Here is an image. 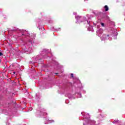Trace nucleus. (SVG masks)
Wrapping results in <instances>:
<instances>
[{
	"label": "nucleus",
	"instance_id": "f03ea898",
	"mask_svg": "<svg viewBox=\"0 0 125 125\" xmlns=\"http://www.w3.org/2000/svg\"><path fill=\"white\" fill-rule=\"evenodd\" d=\"M104 9H105V11H108L109 10V7H108V6L105 5Z\"/></svg>",
	"mask_w": 125,
	"mask_h": 125
},
{
	"label": "nucleus",
	"instance_id": "2eb2a0df",
	"mask_svg": "<svg viewBox=\"0 0 125 125\" xmlns=\"http://www.w3.org/2000/svg\"><path fill=\"white\" fill-rule=\"evenodd\" d=\"M83 125H84V124H83Z\"/></svg>",
	"mask_w": 125,
	"mask_h": 125
},
{
	"label": "nucleus",
	"instance_id": "0eeeda50",
	"mask_svg": "<svg viewBox=\"0 0 125 125\" xmlns=\"http://www.w3.org/2000/svg\"><path fill=\"white\" fill-rule=\"evenodd\" d=\"M100 32H101V33H103V29H101L100 30Z\"/></svg>",
	"mask_w": 125,
	"mask_h": 125
},
{
	"label": "nucleus",
	"instance_id": "9b49d317",
	"mask_svg": "<svg viewBox=\"0 0 125 125\" xmlns=\"http://www.w3.org/2000/svg\"><path fill=\"white\" fill-rule=\"evenodd\" d=\"M52 123H54V120H52Z\"/></svg>",
	"mask_w": 125,
	"mask_h": 125
},
{
	"label": "nucleus",
	"instance_id": "423d86ee",
	"mask_svg": "<svg viewBox=\"0 0 125 125\" xmlns=\"http://www.w3.org/2000/svg\"><path fill=\"white\" fill-rule=\"evenodd\" d=\"M2 55H3V54H2V53L0 52V56H2Z\"/></svg>",
	"mask_w": 125,
	"mask_h": 125
},
{
	"label": "nucleus",
	"instance_id": "39448f33",
	"mask_svg": "<svg viewBox=\"0 0 125 125\" xmlns=\"http://www.w3.org/2000/svg\"><path fill=\"white\" fill-rule=\"evenodd\" d=\"M101 25L102 26V27H104V23H103V22H102L101 23Z\"/></svg>",
	"mask_w": 125,
	"mask_h": 125
},
{
	"label": "nucleus",
	"instance_id": "7ed1b4c3",
	"mask_svg": "<svg viewBox=\"0 0 125 125\" xmlns=\"http://www.w3.org/2000/svg\"><path fill=\"white\" fill-rule=\"evenodd\" d=\"M103 38H105V39H108V38H109V35H103Z\"/></svg>",
	"mask_w": 125,
	"mask_h": 125
},
{
	"label": "nucleus",
	"instance_id": "1a4fd4ad",
	"mask_svg": "<svg viewBox=\"0 0 125 125\" xmlns=\"http://www.w3.org/2000/svg\"><path fill=\"white\" fill-rule=\"evenodd\" d=\"M71 77H72V78L74 77V74H71Z\"/></svg>",
	"mask_w": 125,
	"mask_h": 125
},
{
	"label": "nucleus",
	"instance_id": "6e6552de",
	"mask_svg": "<svg viewBox=\"0 0 125 125\" xmlns=\"http://www.w3.org/2000/svg\"><path fill=\"white\" fill-rule=\"evenodd\" d=\"M108 40H109V41H111L112 40V38L110 37H108Z\"/></svg>",
	"mask_w": 125,
	"mask_h": 125
},
{
	"label": "nucleus",
	"instance_id": "20e7f679",
	"mask_svg": "<svg viewBox=\"0 0 125 125\" xmlns=\"http://www.w3.org/2000/svg\"><path fill=\"white\" fill-rule=\"evenodd\" d=\"M91 125H95V121H91Z\"/></svg>",
	"mask_w": 125,
	"mask_h": 125
},
{
	"label": "nucleus",
	"instance_id": "ddd939ff",
	"mask_svg": "<svg viewBox=\"0 0 125 125\" xmlns=\"http://www.w3.org/2000/svg\"><path fill=\"white\" fill-rule=\"evenodd\" d=\"M58 74V73H55V75H57Z\"/></svg>",
	"mask_w": 125,
	"mask_h": 125
},
{
	"label": "nucleus",
	"instance_id": "9d476101",
	"mask_svg": "<svg viewBox=\"0 0 125 125\" xmlns=\"http://www.w3.org/2000/svg\"><path fill=\"white\" fill-rule=\"evenodd\" d=\"M74 15H76L77 13H73Z\"/></svg>",
	"mask_w": 125,
	"mask_h": 125
},
{
	"label": "nucleus",
	"instance_id": "4468645a",
	"mask_svg": "<svg viewBox=\"0 0 125 125\" xmlns=\"http://www.w3.org/2000/svg\"><path fill=\"white\" fill-rule=\"evenodd\" d=\"M13 74H15V72H13Z\"/></svg>",
	"mask_w": 125,
	"mask_h": 125
},
{
	"label": "nucleus",
	"instance_id": "f8f14e48",
	"mask_svg": "<svg viewBox=\"0 0 125 125\" xmlns=\"http://www.w3.org/2000/svg\"><path fill=\"white\" fill-rule=\"evenodd\" d=\"M88 24H89V21H87Z\"/></svg>",
	"mask_w": 125,
	"mask_h": 125
},
{
	"label": "nucleus",
	"instance_id": "f257e3e1",
	"mask_svg": "<svg viewBox=\"0 0 125 125\" xmlns=\"http://www.w3.org/2000/svg\"><path fill=\"white\" fill-rule=\"evenodd\" d=\"M76 20H80L81 19V18H82V17L80 16H77L75 17Z\"/></svg>",
	"mask_w": 125,
	"mask_h": 125
}]
</instances>
